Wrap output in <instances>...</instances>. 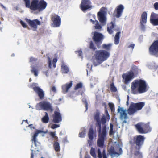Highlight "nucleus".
Wrapping results in <instances>:
<instances>
[{"label": "nucleus", "instance_id": "obj_1", "mask_svg": "<svg viewBox=\"0 0 158 158\" xmlns=\"http://www.w3.org/2000/svg\"><path fill=\"white\" fill-rule=\"evenodd\" d=\"M100 112H97L94 114V118L96 121L95 125L97 127L98 132L97 144L98 146L103 148L105 140L106 138L107 125L106 122H103L102 121V118L100 119Z\"/></svg>", "mask_w": 158, "mask_h": 158}, {"label": "nucleus", "instance_id": "obj_2", "mask_svg": "<svg viewBox=\"0 0 158 158\" xmlns=\"http://www.w3.org/2000/svg\"><path fill=\"white\" fill-rule=\"evenodd\" d=\"M111 44H104L102 45V48L105 50H100L95 51L94 55L95 59H93V63L94 66L100 64L109 58L110 56L109 51L111 49Z\"/></svg>", "mask_w": 158, "mask_h": 158}, {"label": "nucleus", "instance_id": "obj_3", "mask_svg": "<svg viewBox=\"0 0 158 158\" xmlns=\"http://www.w3.org/2000/svg\"><path fill=\"white\" fill-rule=\"evenodd\" d=\"M147 87V85L144 80L141 79L135 80L131 83V93L134 94L144 93L148 90Z\"/></svg>", "mask_w": 158, "mask_h": 158}, {"label": "nucleus", "instance_id": "obj_4", "mask_svg": "<svg viewBox=\"0 0 158 158\" xmlns=\"http://www.w3.org/2000/svg\"><path fill=\"white\" fill-rule=\"evenodd\" d=\"M27 8L33 11L37 10L41 12L46 7L47 3L44 0H32L30 3V0H23Z\"/></svg>", "mask_w": 158, "mask_h": 158}, {"label": "nucleus", "instance_id": "obj_5", "mask_svg": "<svg viewBox=\"0 0 158 158\" xmlns=\"http://www.w3.org/2000/svg\"><path fill=\"white\" fill-rule=\"evenodd\" d=\"M145 138L141 135H137L134 137L132 140L130 141V143L132 146L135 144V148L136 150H140L141 146L143 144Z\"/></svg>", "mask_w": 158, "mask_h": 158}, {"label": "nucleus", "instance_id": "obj_6", "mask_svg": "<svg viewBox=\"0 0 158 158\" xmlns=\"http://www.w3.org/2000/svg\"><path fill=\"white\" fill-rule=\"evenodd\" d=\"M145 105V103L143 102L137 103L132 102L127 110L128 114L130 115L133 114L137 111L141 110Z\"/></svg>", "mask_w": 158, "mask_h": 158}, {"label": "nucleus", "instance_id": "obj_7", "mask_svg": "<svg viewBox=\"0 0 158 158\" xmlns=\"http://www.w3.org/2000/svg\"><path fill=\"white\" fill-rule=\"evenodd\" d=\"M135 127L138 131L140 134H146L151 131V129L149 124L139 123L135 125Z\"/></svg>", "mask_w": 158, "mask_h": 158}, {"label": "nucleus", "instance_id": "obj_8", "mask_svg": "<svg viewBox=\"0 0 158 158\" xmlns=\"http://www.w3.org/2000/svg\"><path fill=\"white\" fill-rule=\"evenodd\" d=\"M93 36L92 38L94 42L97 47L99 48H101V44L102 43L104 38V36L101 33L95 31L93 32Z\"/></svg>", "mask_w": 158, "mask_h": 158}, {"label": "nucleus", "instance_id": "obj_9", "mask_svg": "<svg viewBox=\"0 0 158 158\" xmlns=\"http://www.w3.org/2000/svg\"><path fill=\"white\" fill-rule=\"evenodd\" d=\"M90 0H82L80 5V8L83 12L90 10L92 8Z\"/></svg>", "mask_w": 158, "mask_h": 158}, {"label": "nucleus", "instance_id": "obj_10", "mask_svg": "<svg viewBox=\"0 0 158 158\" xmlns=\"http://www.w3.org/2000/svg\"><path fill=\"white\" fill-rule=\"evenodd\" d=\"M122 77L124 80V82L125 84H128L134 77V73L132 70L124 73L122 75Z\"/></svg>", "mask_w": 158, "mask_h": 158}, {"label": "nucleus", "instance_id": "obj_11", "mask_svg": "<svg viewBox=\"0 0 158 158\" xmlns=\"http://www.w3.org/2000/svg\"><path fill=\"white\" fill-rule=\"evenodd\" d=\"M38 106L39 107L40 109L46 111H50L51 112L53 110L50 103L45 101L40 102L38 103L37 104V107Z\"/></svg>", "mask_w": 158, "mask_h": 158}, {"label": "nucleus", "instance_id": "obj_12", "mask_svg": "<svg viewBox=\"0 0 158 158\" xmlns=\"http://www.w3.org/2000/svg\"><path fill=\"white\" fill-rule=\"evenodd\" d=\"M50 136L53 139L54 143L53 146L56 152H59L60 150V147L59 144L58 142V137L56 136L55 132H51L49 133Z\"/></svg>", "mask_w": 158, "mask_h": 158}, {"label": "nucleus", "instance_id": "obj_13", "mask_svg": "<svg viewBox=\"0 0 158 158\" xmlns=\"http://www.w3.org/2000/svg\"><path fill=\"white\" fill-rule=\"evenodd\" d=\"M149 51L152 55H155L158 53V40L153 42L149 48Z\"/></svg>", "mask_w": 158, "mask_h": 158}, {"label": "nucleus", "instance_id": "obj_14", "mask_svg": "<svg viewBox=\"0 0 158 158\" xmlns=\"http://www.w3.org/2000/svg\"><path fill=\"white\" fill-rule=\"evenodd\" d=\"M51 19L55 27H59L61 24V19L58 15L54 14L51 15Z\"/></svg>", "mask_w": 158, "mask_h": 158}, {"label": "nucleus", "instance_id": "obj_15", "mask_svg": "<svg viewBox=\"0 0 158 158\" xmlns=\"http://www.w3.org/2000/svg\"><path fill=\"white\" fill-rule=\"evenodd\" d=\"M26 22L31 27L35 29H36L37 28V25H40L41 24L40 22L38 19H35L32 20L26 19Z\"/></svg>", "mask_w": 158, "mask_h": 158}, {"label": "nucleus", "instance_id": "obj_16", "mask_svg": "<svg viewBox=\"0 0 158 158\" xmlns=\"http://www.w3.org/2000/svg\"><path fill=\"white\" fill-rule=\"evenodd\" d=\"M115 26V23L112 21L107 24V31L109 34H111L113 33V29L115 31H119L120 30V28H115L114 29Z\"/></svg>", "mask_w": 158, "mask_h": 158}, {"label": "nucleus", "instance_id": "obj_17", "mask_svg": "<svg viewBox=\"0 0 158 158\" xmlns=\"http://www.w3.org/2000/svg\"><path fill=\"white\" fill-rule=\"evenodd\" d=\"M53 122L55 123H58L62 120V117L60 113L58 111H55L53 114Z\"/></svg>", "mask_w": 158, "mask_h": 158}, {"label": "nucleus", "instance_id": "obj_18", "mask_svg": "<svg viewBox=\"0 0 158 158\" xmlns=\"http://www.w3.org/2000/svg\"><path fill=\"white\" fill-rule=\"evenodd\" d=\"M34 91L38 94L40 99L44 98V94L43 90L38 86H35L32 88Z\"/></svg>", "mask_w": 158, "mask_h": 158}, {"label": "nucleus", "instance_id": "obj_19", "mask_svg": "<svg viewBox=\"0 0 158 158\" xmlns=\"http://www.w3.org/2000/svg\"><path fill=\"white\" fill-rule=\"evenodd\" d=\"M98 19L100 22L103 25L106 24V18L104 14L102 12H99L98 13Z\"/></svg>", "mask_w": 158, "mask_h": 158}, {"label": "nucleus", "instance_id": "obj_20", "mask_svg": "<svg viewBox=\"0 0 158 158\" xmlns=\"http://www.w3.org/2000/svg\"><path fill=\"white\" fill-rule=\"evenodd\" d=\"M124 9V7L122 4H120L117 6L114 11V12H116V17L119 18L121 16Z\"/></svg>", "mask_w": 158, "mask_h": 158}, {"label": "nucleus", "instance_id": "obj_21", "mask_svg": "<svg viewBox=\"0 0 158 158\" xmlns=\"http://www.w3.org/2000/svg\"><path fill=\"white\" fill-rule=\"evenodd\" d=\"M147 14L146 12H143L141 15L140 24L142 27H144V24L147 23Z\"/></svg>", "mask_w": 158, "mask_h": 158}, {"label": "nucleus", "instance_id": "obj_22", "mask_svg": "<svg viewBox=\"0 0 158 158\" xmlns=\"http://www.w3.org/2000/svg\"><path fill=\"white\" fill-rule=\"evenodd\" d=\"M118 112L120 114V118L121 119H126L127 118V114L126 110H123L122 108L118 109Z\"/></svg>", "mask_w": 158, "mask_h": 158}, {"label": "nucleus", "instance_id": "obj_23", "mask_svg": "<svg viewBox=\"0 0 158 158\" xmlns=\"http://www.w3.org/2000/svg\"><path fill=\"white\" fill-rule=\"evenodd\" d=\"M72 81H71L69 83H67L62 86V89L63 93L64 94L67 93L69 89L72 86Z\"/></svg>", "mask_w": 158, "mask_h": 158}, {"label": "nucleus", "instance_id": "obj_24", "mask_svg": "<svg viewBox=\"0 0 158 158\" xmlns=\"http://www.w3.org/2000/svg\"><path fill=\"white\" fill-rule=\"evenodd\" d=\"M122 150L121 148H119V152H116L114 148L111 149L109 153L110 155L113 157H118L122 153Z\"/></svg>", "mask_w": 158, "mask_h": 158}, {"label": "nucleus", "instance_id": "obj_25", "mask_svg": "<svg viewBox=\"0 0 158 158\" xmlns=\"http://www.w3.org/2000/svg\"><path fill=\"white\" fill-rule=\"evenodd\" d=\"M106 109L105 110V115H103L102 117V120L103 122H106L107 121H109L110 119V115L108 113V111L106 109V106L105 107Z\"/></svg>", "mask_w": 158, "mask_h": 158}, {"label": "nucleus", "instance_id": "obj_26", "mask_svg": "<svg viewBox=\"0 0 158 158\" xmlns=\"http://www.w3.org/2000/svg\"><path fill=\"white\" fill-rule=\"evenodd\" d=\"M97 154L98 158H107L105 149H103L102 153L100 149L98 148L97 151Z\"/></svg>", "mask_w": 158, "mask_h": 158}, {"label": "nucleus", "instance_id": "obj_27", "mask_svg": "<svg viewBox=\"0 0 158 158\" xmlns=\"http://www.w3.org/2000/svg\"><path fill=\"white\" fill-rule=\"evenodd\" d=\"M90 21L93 24L95 25L94 26V27L95 29L98 30L101 29L102 28V26L99 24L97 20L94 21L92 19H90Z\"/></svg>", "mask_w": 158, "mask_h": 158}, {"label": "nucleus", "instance_id": "obj_28", "mask_svg": "<svg viewBox=\"0 0 158 158\" xmlns=\"http://www.w3.org/2000/svg\"><path fill=\"white\" fill-rule=\"evenodd\" d=\"M121 34L120 31L117 32L114 37V43L116 45H118L119 43L120 35Z\"/></svg>", "mask_w": 158, "mask_h": 158}, {"label": "nucleus", "instance_id": "obj_29", "mask_svg": "<svg viewBox=\"0 0 158 158\" xmlns=\"http://www.w3.org/2000/svg\"><path fill=\"white\" fill-rule=\"evenodd\" d=\"M38 132H35L33 136L32 137V139H31V141L34 142V144L35 145L36 147L37 146V143H39L36 139V137L38 136Z\"/></svg>", "mask_w": 158, "mask_h": 158}, {"label": "nucleus", "instance_id": "obj_30", "mask_svg": "<svg viewBox=\"0 0 158 158\" xmlns=\"http://www.w3.org/2000/svg\"><path fill=\"white\" fill-rule=\"evenodd\" d=\"M45 115L42 118L41 120L44 123H48L49 120V117L48 113L45 112Z\"/></svg>", "mask_w": 158, "mask_h": 158}, {"label": "nucleus", "instance_id": "obj_31", "mask_svg": "<svg viewBox=\"0 0 158 158\" xmlns=\"http://www.w3.org/2000/svg\"><path fill=\"white\" fill-rule=\"evenodd\" d=\"M94 131L93 128L91 127L89 131L88 137L89 139L93 140L94 139Z\"/></svg>", "mask_w": 158, "mask_h": 158}, {"label": "nucleus", "instance_id": "obj_32", "mask_svg": "<svg viewBox=\"0 0 158 158\" xmlns=\"http://www.w3.org/2000/svg\"><path fill=\"white\" fill-rule=\"evenodd\" d=\"M31 68H32V69L31 70V73H34L35 76H37L38 71V67L35 66H31Z\"/></svg>", "mask_w": 158, "mask_h": 158}, {"label": "nucleus", "instance_id": "obj_33", "mask_svg": "<svg viewBox=\"0 0 158 158\" xmlns=\"http://www.w3.org/2000/svg\"><path fill=\"white\" fill-rule=\"evenodd\" d=\"M89 48L93 51H95L97 49L95 45L92 41L89 42Z\"/></svg>", "mask_w": 158, "mask_h": 158}, {"label": "nucleus", "instance_id": "obj_34", "mask_svg": "<svg viewBox=\"0 0 158 158\" xmlns=\"http://www.w3.org/2000/svg\"><path fill=\"white\" fill-rule=\"evenodd\" d=\"M110 90L112 92H115L117 91L116 88L114 86L113 82L110 84Z\"/></svg>", "mask_w": 158, "mask_h": 158}, {"label": "nucleus", "instance_id": "obj_35", "mask_svg": "<svg viewBox=\"0 0 158 158\" xmlns=\"http://www.w3.org/2000/svg\"><path fill=\"white\" fill-rule=\"evenodd\" d=\"M90 153L91 155L94 158H96L97 157L95 149L93 148H91V149L90 150Z\"/></svg>", "mask_w": 158, "mask_h": 158}, {"label": "nucleus", "instance_id": "obj_36", "mask_svg": "<svg viewBox=\"0 0 158 158\" xmlns=\"http://www.w3.org/2000/svg\"><path fill=\"white\" fill-rule=\"evenodd\" d=\"M115 133V131H113V125L111 124H110V129L109 132V135L110 136L114 135Z\"/></svg>", "mask_w": 158, "mask_h": 158}, {"label": "nucleus", "instance_id": "obj_37", "mask_svg": "<svg viewBox=\"0 0 158 158\" xmlns=\"http://www.w3.org/2000/svg\"><path fill=\"white\" fill-rule=\"evenodd\" d=\"M150 23L154 26L158 25V18L155 19H152Z\"/></svg>", "mask_w": 158, "mask_h": 158}, {"label": "nucleus", "instance_id": "obj_38", "mask_svg": "<svg viewBox=\"0 0 158 158\" xmlns=\"http://www.w3.org/2000/svg\"><path fill=\"white\" fill-rule=\"evenodd\" d=\"M82 83L81 82H80L76 84V85L74 87V89L75 90H77L79 89L82 88Z\"/></svg>", "mask_w": 158, "mask_h": 158}, {"label": "nucleus", "instance_id": "obj_39", "mask_svg": "<svg viewBox=\"0 0 158 158\" xmlns=\"http://www.w3.org/2000/svg\"><path fill=\"white\" fill-rule=\"evenodd\" d=\"M85 130H84L83 131L80 132L79 134V136L80 137L83 138L85 137Z\"/></svg>", "mask_w": 158, "mask_h": 158}, {"label": "nucleus", "instance_id": "obj_40", "mask_svg": "<svg viewBox=\"0 0 158 158\" xmlns=\"http://www.w3.org/2000/svg\"><path fill=\"white\" fill-rule=\"evenodd\" d=\"M156 17V14L153 12H152L150 16V21H151L152 19H155Z\"/></svg>", "mask_w": 158, "mask_h": 158}, {"label": "nucleus", "instance_id": "obj_41", "mask_svg": "<svg viewBox=\"0 0 158 158\" xmlns=\"http://www.w3.org/2000/svg\"><path fill=\"white\" fill-rule=\"evenodd\" d=\"M63 69L64 72L65 73H68L69 71L68 68L66 66H64L63 67Z\"/></svg>", "mask_w": 158, "mask_h": 158}, {"label": "nucleus", "instance_id": "obj_42", "mask_svg": "<svg viewBox=\"0 0 158 158\" xmlns=\"http://www.w3.org/2000/svg\"><path fill=\"white\" fill-rule=\"evenodd\" d=\"M109 107L112 111L114 109V105L112 103H108Z\"/></svg>", "mask_w": 158, "mask_h": 158}, {"label": "nucleus", "instance_id": "obj_43", "mask_svg": "<svg viewBox=\"0 0 158 158\" xmlns=\"http://www.w3.org/2000/svg\"><path fill=\"white\" fill-rule=\"evenodd\" d=\"M137 151H135L134 153V155L135 156H137L139 155H140L141 154L140 152H139V151L140 150H136Z\"/></svg>", "mask_w": 158, "mask_h": 158}, {"label": "nucleus", "instance_id": "obj_44", "mask_svg": "<svg viewBox=\"0 0 158 158\" xmlns=\"http://www.w3.org/2000/svg\"><path fill=\"white\" fill-rule=\"evenodd\" d=\"M20 23L24 28H26L27 27V25H26L25 23L23 21L21 20L20 21Z\"/></svg>", "mask_w": 158, "mask_h": 158}, {"label": "nucleus", "instance_id": "obj_45", "mask_svg": "<svg viewBox=\"0 0 158 158\" xmlns=\"http://www.w3.org/2000/svg\"><path fill=\"white\" fill-rule=\"evenodd\" d=\"M59 127V125L56 124H53L51 126V128L54 129Z\"/></svg>", "mask_w": 158, "mask_h": 158}, {"label": "nucleus", "instance_id": "obj_46", "mask_svg": "<svg viewBox=\"0 0 158 158\" xmlns=\"http://www.w3.org/2000/svg\"><path fill=\"white\" fill-rule=\"evenodd\" d=\"M75 53L76 54H78L79 56H81L82 55V51L81 50H78L77 51H75Z\"/></svg>", "mask_w": 158, "mask_h": 158}, {"label": "nucleus", "instance_id": "obj_47", "mask_svg": "<svg viewBox=\"0 0 158 158\" xmlns=\"http://www.w3.org/2000/svg\"><path fill=\"white\" fill-rule=\"evenodd\" d=\"M51 91L53 92L54 93L56 92V89L55 86H52L51 88Z\"/></svg>", "mask_w": 158, "mask_h": 158}, {"label": "nucleus", "instance_id": "obj_48", "mask_svg": "<svg viewBox=\"0 0 158 158\" xmlns=\"http://www.w3.org/2000/svg\"><path fill=\"white\" fill-rule=\"evenodd\" d=\"M48 66H49V67L50 68H51V66H52V62H51V60H50V58L49 57H48Z\"/></svg>", "mask_w": 158, "mask_h": 158}, {"label": "nucleus", "instance_id": "obj_49", "mask_svg": "<svg viewBox=\"0 0 158 158\" xmlns=\"http://www.w3.org/2000/svg\"><path fill=\"white\" fill-rule=\"evenodd\" d=\"M154 8L156 10H158V2H156L154 5Z\"/></svg>", "mask_w": 158, "mask_h": 158}, {"label": "nucleus", "instance_id": "obj_50", "mask_svg": "<svg viewBox=\"0 0 158 158\" xmlns=\"http://www.w3.org/2000/svg\"><path fill=\"white\" fill-rule=\"evenodd\" d=\"M37 59L33 58V57H31L30 58V62H33V61H35L37 60Z\"/></svg>", "mask_w": 158, "mask_h": 158}, {"label": "nucleus", "instance_id": "obj_51", "mask_svg": "<svg viewBox=\"0 0 158 158\" xmlns=\"http://www.w3.org/2000/svg\"><path fill=\"white\" fill-rule=\"evenodd\" d=\"M135 47V44H131L130 45L128 46L127 47V48H131V49L133 50Z\"/></svg>", "mask_w": 158, "mask_h": 158}, {"label": "nucleus", "instance_id": "obj_52", "mask_svg": "<svg viewBox=\"0 0 158 158\" xmlns=\"http://www.w3.org/2000/svg\"><path fill=\"white\" fill-rule=\"evenodd\" d=\"M83 102H84V104H85V107H86V110H87L88 109V103L86 100H85L83 101Z\"/></svg>", "mask_w": 158, "mask_h": 158}, {"label": "nucleus", "instance_id": "obj_53", "mask_svg": "<svg viewBox=\"0 0 158 158\" xmlns=\"http://www.w3.org/2000/svg\"><path fill=\"white\" fill-rule=\"evenodd\" d=\"M92 140H93L89 139V140H88V143L89 144V146H92V144H93Z\"/></svg>", "mask_w": 158, "mask_h": 158}, {"label": "nucleus", "instance_id": "obj_54", "mask_svg": "<svg viewBox=\"0 0 158 158\" xmlns=\"http://www.w3.org/2000/svg\"><path fill=\"white\" fill-rule=\"evenodd\" d=\"M57 61V60L56 58H54L52 61V63H56Z\"/></svg>", "mask_w": 158, "mask_h": 158}, {"label": "nucleus", "instance_id": "obj_55", "mask_svg": "<svg viewBox=\"0 0 158 158\" xmlns=\"http://www.w3.org/2000/svg\"><path fill=\"white\" fill-rule=\"evenodd\" d=\"M28 127H30L31 129L32 128H33L34 129H35V127L33 126V124H32L29 125Z\"/></svg>", "mask_w": 158, "mask_h": 158}, {"label": "nucleus", "instance_id": "obj_56", "mask_svg": "<svg viewBox=\"0 0 158 158\" xmlns=\"http://www.w3.org/2000/svg\"><path fill=\"white\" fill-rule=\"evenodd\" d=\"M128 105H129V98H128V97L127 100V101L126 102V105L127 106H128Z\"/></svg>", "mask_w": 158, "mask_h": 158}, {"label": "nucleus", "instance_id": "obj_57", "mask_svg": "<svg viewBox=\"0 0 158 158\" xmlns=\"http://www.w3.org/2000/svg\"><path fill=\"white\" fill-rule=\"evenodd\" d=\"M63 140H64V142H65V141L66 142H67V137H65L63 139Z\"/></svg>", "mask_w": 158, "mask_h": 158}, {"label": "nucleus", "instance_id": "obj_58", "mask_svg": "<svg viewBox=\"0 0 158 158\" xmlns=\"http://www.w3.org/2000/svg\"><path fill=\"white\" fill-rule=\"evenodd\" d=\"M1 6L4 9H6V7L2 4H1Z\"/></svg>", "mask_w": 158, "mask_h": 158}, {"label": "nucleus", "instance_id": "obj_59", "mask_svg": "<svg viewBox=\"0 0 158 158\" xmlns=\"http://www.w3.org/2000/svg\"><path fill=\"white\" fill-rule=\"evenodd\" d=\"M34 155L33 153H31V158H33Z\"/></svg>", "mask_w": 158, "mask_h": 158}, {"label": "nucleus", "instance_id": "obj_60", "mask_svg": "<svg viewBox=\"0 0 158 158\" xmlns=\"http://www.w3.org/2000/svg\"><path fill=\"white\" fill-rule=\"evenodd\" d=\"M52 64H53V66L55 68L56 67V63H52Z\"/></svg>", "mask_w": 158, "mask_h": 158}, {"label": "nucleus", "instance_id": "obj_61", "mask_svg": "<svg viewBox=\"0 0 158 158\" xmlns=\"http://www.w3.org/2000/svg\"><path fill=\"white\" fill-rule=\"evenodd\" d=\"M25 121L26 122V123H28L27 120H26Z\"/></svg>", "mask_w": 158, "mask_h": 158}, {"label": "nucleus", "instance_id": "obj_62", "mask_svg": "<svg viewBox=\"0 0 158 158\" xmlns=\"http://www.w3.org/2000/svg\"><path fill=\"white\" fill-rule=\"evenodd\" d=\"M123 122L124 123H126L127 122L125 120H124V121H123Z\"/></svg>", "mask_w": 158, "mask_h": 158}, {"label": "nucleus", "instance_id": "obj_63", "mask_svg": "<svg viewBox=\"0 0 158 158\" xmlns=\"http://www.w3.org/2000/svg\"><path fill=\"white\" fill-rule=\"evenodd\" d=\"M36 107H37H37H39V106H38V107H37V106ZM40 108L38 109V110H39H39H41V109H40V108Z\"/></svg>", "mask_w": 158, "mask_h": 158}, {"label": "nucleus", "instance_id": "obj_64", "mask_svg": "<svg viewBox=\"0 0 158 158\" xmlns=\"http://www.w3.org/2000/svg\"><path fill=\"white\" fill-rule=\"evenodd\" d=\"M156 158H158V156H156Z\"/></svg>", "mask_w": 158, "mask_h": 158}]
</instances>
